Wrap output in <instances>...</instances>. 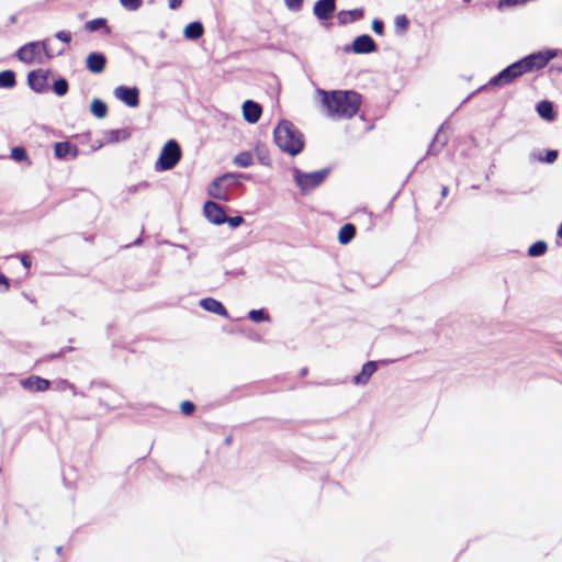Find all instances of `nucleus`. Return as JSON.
I'll return each mask as SVG.
<instances>
[{
  "instance_id": "7c9ffc66",
  "label": "nucleus",
  "mask_w": 562,
  "mask_h": 562,
  "mask_svg": "<svg viewBox=\"0 0 562 562\" xmlns=\"http://www.w3.org/2000/svg\"><path fill=\"white\" fill-rule=\"evenodd\" d=\"M249 318L255 323L269 321V315L263 310H251L249 312Z\"/></svg>"
},
{
  "instance_id": "49530a36",
  "label": "nucleus",
  "mask_w": 562,
  "mask_h": 562,
  "mask_svg": "<svg viewBox=\"0 0 562 562\" xmlns=\"http://www.w3.org/2000/svg\"><path fill=\"white\" fill-rule=\"evenodd\" d=\"M557 234H558V237L562 239V223L560 224Z\"/></svg>"
},
{
  "instance_id": "a18cd8bd",
  "label": "nucleus",
  "mask_w": 562,
  "mask_h": 562,
  "mask_svg": "<svg viewBox=\"0 0 562 562\" xmlns=\"http://www.w3.org/2000/svg\"><path fill=\"white\" fill-rule=\"evenodd\" d=\"M448 191H449L448 187L443 186L441 189V196L446 198L448 195Z\"/></svg>"
},
{
  "instance_id": "c03bdc74",
  "label": "nucleus",
  "mask_w": 562,
  "mask_h": 562,
  "mask_svg": "<svg viewBox=\"0 0 562 562\" xmlns=\"http://www.w3.org/2000/svg\"><path fill=\"white\" fill-rule=\"evenodd\" d=\"M503 2H506L507 4H517V3H521V0H502L501 4Z\"/></svg>"
},
{
  "instance_id": "473e14b6",
  "label": "nucleus",
  "mask_w": 562,
  "mask_h": 562,
  "mask_svg": "<svg viewBox=\"0 0 562 562\" xmlns=\"http://www.w3.org/2000/svg\"><path fill=\"white\" fill-rule=\"evenodd\" d=\"M11 157L16 161H23L27 159V153L24 147L18 146L11 150Z\"/></svg>"
},
{
  "instance_id": "72a5a7b5",
  "label": "nucleus",
  "mask_w": 562,
  "mask_h": 562,
  "mask_svg": "<svg viewBox=\"0 0 562 562\" xmlns=\"http://www.w3.org/2000/svg\"><path fill=\"white\" fill-rule=\"evenodd\" d=\"M122 7L130 11L139 9L143 4V0H120Z\"/></svg>"
},
{
  "instance_id": "de8ad7c7",
  "label": "nucleus",
  "mask_w": 562,
  "mask_h": 562,
  "mask_svg": "<svg viewBox=\"0 0 562 562\" xmlns=\"http://www.w3.org/2000/svg\"><path fill=\"white\" fill-rule=\"evenodd\" d=\"M150 2H154L155 0H149Z\"/></svg>"
},
{
  "instance_id": "7ed1b4c3",
  "label": "nucleus",
  "mask_w": 562,
  "mask_h": 562,
  "mask_svg": "<svg viewBox=\"0 0 562 562\" xmlns=\"http://www.w3.org/2000/svg\"><path fill=\"white\" fill-rule=\"evenodd\" d=\"M15 55L24 64H42L44 58L52 59L54 57L48 40L26 43L16 50Z\"/></svg>"
},
{
  "instance_id": "ea45409f",
  "label": "nucleus",
  "mask_w": 562,
  "mask_h": 562,
  "mask_svg": "<svg viewBox=\"0 0 562 562\" xmlns=\"http://www.w3.org/2000/svg\"><path fill=\"white\" fill-rule=\"evenodd\" d=\"M9 288L10 284L8 278L3 273H0V291L7 292Z\"/></svg>"
},
{
  "instance_id": "a878e982",
  "label": "nucleus",
  "mask_w": 562,
  "mask_h": 562,
  "mask_svg": "<svg viewBox=\"0 0 562 562\" xmlns=\"http://www.w3.org/2000/svg\"><path fill=\"white\" fill-rule=\"evenodd\" d=\"M15 74L12 70H4L0 72V87L13 88L15 86Z\"/></svg>"
},
{
  "instance_id": "c85d7f7f",
  "label": "nucleus",
  "mask_w": 562,
  "mask_h": 562,
  "mask_svg": "<svg viewBox=\"0 0 562 562\" xmlns=\"http://www.w3.org/2000/svg\"><path fill=\"white\" fill-rule=\"evenodd\" d=\"M68 81L65 78H60L53 83V91L61 97L68 92Z\"/></svg>"
},
{
  "instance_id": "412c9836",
  "label": "nucleus",
  "mask_w": 562,
  "mask_h": 562,
  "mask_svg": "<svg viewBox=\"0 0 562 562\" xmlns=\"http://www.w3.org/2000/svg\"><path fill=\"white\" fill-rule=\"evenodd\" d=\"M204 33V27L201 22H191L189 23L183 31V34L189 40H198Z\"/></svg>"
},
{
  "instance_id": "39448f33",
  "label": "nucleus",
  "mask_w": 562,
  "mask_h": 562,
  "mask_svg": "<svg viewBox=\"0 0 562 562\" xmlns=\"http://www.w3.org/2000/svg\"><path fill=\"white\" fill-rule=\"evenodd\" d=\"M180 159V146L176 140L170 139L162 147L160 156L156 162V168L158 170H170L179 162Z\"/></svg>"
},
{
  "instance_id": "423d86ee",
  "label": "nucleus",
  "mask_w": 562,
  "mask_h": 562,
  "mask_svg": "<svg viewBox=\"0 0 562 562\" xmlns=\"http://www.w3.org/2000/svg\"><path fill=\"white\" fill-rule=\"evenodd\" d=\"M235 178L236 176L233 173H225L217 177L209 186L207 193L216 200L227 201L229 196V187L227 181Z\"/></svg>"
},
{
  "instance_id": "c756f323",
  "label": "nucleus",
  "mask_w": 562,
  "mask_h": 562,
  "mask_svg": "<svg viewBox=\"0 0 562 562\" xmlns=\"http://www.w3.org/2000/svg\"><path fill=\"white\" fill-rule=\"evenodd\" d=\"M395 30L404 34L408 30L409 21L406 15H397L394 20Z\"/></svg>"
},
{
  "instance_id": "f03ea898",
  "label": "nucleus",
  "mask_w": 562,
  "mask_h": 562,
  "mask_svg": "<svg viewBox=\"0 0 562 562\" xmlns=\"http://www.w3.org/2000/svg\"><path fill=\"white\" fill-rule=\"evenodd\" d=\"M276 145L284 153L295 156L303 150V134L290 121H281L273 132Z\"/></svg>"
},
{
  "instance_id": "393cba45",
  "label": "nucleus",
  "mask_w": 562,
  "mask_h": 562,
  "mask_svg": "<svg viewBox=\"0 0 562 562\" xmlns=\"http://www.w3.org/2000/svg\"><path fill=\"white\" fill-rule=\"evenodd\" d=\"M91 113L98 117L103 119L108 114L106 104L100 99H93L90 105Z\"/></svg>"
},
{
  "instance_id": "58836bf2",
  "label": "nucleus",
  "mask_w": 562,
  "mask_h": 562,
  "mask_svg": "<svg viewBox=\"0 0 562 562\" xmlns=\"http://www.w3.org/2000/svg\"><path fill=\"white\" fill-rule=\"evenodd\" d=\"M285 4L293 10H299L302 7L303 0H284Z\"/></svg>"
},
{
  "instance_id": "0eeeda50",
  "label": "nucleus",
  "mask_w": 562,
  "mask_h": 562,
  "mask_svg": "<svg viewBox=\"0 0 562 562\" xmlns=\"http://www.w3.org/2000/svg\"><path fill=\"white\" fill-rule=\"evenodd\" d=\"M521 76V70L516 61L503 69L498 75L492 77L488 85L492 87L507 86Z\"/></svg>"
},
{
  "instance_id": "4be33fe9",
  "label": "nucleus",
  "mask_w": 562,
  "mask_h": 562,
  "mask_svg": "<svg viewBox=\"0 0 562 562\" xmlns=\"http://www.w3.org/2000/svg\"><path fill=\"white\" fill-rule=\"evenodd\" d=\"M537 112L542 119L547 121H553L555 119L553 104L550 101L543 100L539 102L537 105Z\"/></svg>"
},
{
  "instance_id": "f3484780",
  "label": "nucleus",
  "mask_w": 562,
  "mask_h": 562,
  "mask_svg": "<svg viewBox=\"0 0 562 562\" xmlns=\"http://www.w3.org/2000/svg\"><path fill=\"white\" fill-rule=\"evenodd\" d=\"M376 362L368 361L362 366L359 374L353 376V383L357 385H364L369 382L372 374L376 371Z\"/></svg>"
},
{
  "instance_id": "4c0bfd02",
  "label": "nucleus",
  "mask_w": 562,
  "mask_h": 562,
  "mask_svg": "<svg viewBox=\"0 0 562 562\" xmlns=\"http://www.w3.org/2000/svg\"><path fill=\"white\" fill-rule=\"evenodd\" d=\"M55 36H56V38H58L59 41H61L66 44H69L71 41L70 33L66 32V31H58Z\"/></svg>"
},
{
  "instance_id": "bb28decb",
  "label": "nucleus",
  "mask_w": 562,
  "mask_h": 562,
  "mask_svg": "<svg viewBox=\"0 0 562 562\" xmlns=\"http://www.w3.org/2000/svg\"><path fill=\"white\" fill-rule=\"evenodd\" d=\"M252 155L249 151L239 153L235 158L234 162L243 168L249 167L252 165Z\"/></svg>"
},
{
  "instance_id": "a211bd4d",
  "label": "nucleus",
  "mask_w": 562,
  "mask_h": 562,
  "mask_svg": "<svg viewBox=\"0 0 562 562\" xmlns=\"http://www.w3.org/2000/svg\"><path fill=\"white\" fill-rule=\"evenodd\" d=\"M200 305L204 310H206L211 313H214V314H217L221 316H225V317L228 316V313H227V310L225 308V306L220 301H217L213 297L203 299L201 301Z\"/></svg>"
},
{
  "instance_id": "c9c22d12",
  "label": "nucleus",
  "mask_w": 562,
  "mask_h": 562,
  "mask_svg": "<svg viewBox=\"0 0 562 562\" xmlns=\"http://www.w3.org/2000/svg\"><path fill=\"white\" fill-rule=\"evenodd\" d=\"M372 30L378 35H383L384 32V23L381 20H373L372 22Z\"/></svg>"
},
{
  "instance_id": "f8f14e48",
  "label": "nucleus",
  "mask_w": 562,
  "mask_h": 562,
  "mask_svg": "<svg viewBox=\"0 0 562 562\" xmlns=\"http://www.w3.org/2000/svg\"><path fill=\"white\" fill-rule=\"evenodd\" d=\"M262 114V108L259 103L247 100L243 104V115L245 121L248 123L255 124L260 120Z\"/></svg>"
},
{
  "instance_id": "aec40b11",
  "label": "nucleus",
  "mask_w": 562,
  "mask_h": 562,
  "mask_svg": "<svg viewBox=\"0 0 562 562\" xmlns=\"http://www.w3.org/2000/svg\"><path fill=\"white\" fill-rule=\"evenodd\" d=\"M364 15L362 9H353L348 11H340L338 13V21L340 24H348L361 20Z\"/></svg>"
},
{
  "instance_id": "5701e85b",
  "label": "nucleus",
  "mask_w": 562,
  "mask_h": 562,
  "mask_svg": "<svg viewBox=\"0 0 562 562\" xmlns=\"http://www.w3.org/2000/svg\"><path fill=\"white\" fill-rule=\"evenodd\" d=\"M101 29L104 30L105 34L111 33V29L108 26V21L104 18L93 19V20L86 22V24H85V30L90 33L95 32Z\"/></svg>"
},
{
  "instance_id": "dca6fc26",
  "label": "nucleus",
  "mask_w": 562,
  "mask_h": 562,
  "mask_svg": "<svg viewBox=\"0 0 562 562\" xmlns=\"http://www.w3.org/2000/svg\"><path fill=\"white\" fill-rule=\"evenodd\" d=\"M326 177V171H316L305 173L299 179V183L304 189H312L319 186Z\"/></svg>"
},
{
  "instance_id": "ddd939ff",
  "label": "nucleus",
  "mask_w": 562,
  "mask_h": 562,
  "mask_svg": "<svg viewBox=\"0 0 562 562\" xmlns=\"http://www.w3.org/2000/svg\"><path fill=\"white\" fill-rule=\"evenodd\" d=\"M376 49V44L372 40L371 36L363 34L358 37L352 43V50L357 54H368L372 53Z\"/></svg>"
},
{
  "instance_id": "cd10ccee",
  "label": "nucleus",
  "mask_w": 562,
  "mask_h": 562,
  "mask_svg": "<svg viewBox=\"0 0 562 562\" xmlns=\"http://www.w3.org/2000/svg\"><path fill=\"white\" fill-rule=\"evenodd\" d=\"M547 251V244L542 240L536 241L528 249V255L531 257H538L544 255Z\"/></svg>"
},
{
  "instance_id": "9d476101",
  "label": "nucleus",
  "mask_w": 562,
  "mask_h": 562,
  "mask_svg": "<svg viewBox=\"0 0 562 562\" xmlns=\"http://www.w3.org/2000/svg\"><path fill=\"white\" fill-rule=\"evenodd\" d=\"M203 211L207 220L216 225L223 224L227 220L224 209L213 201L205 202Z\"/></svg>"
},
{
  "instance_id": "f257e3e1",
  "label": "nucleus",
  "mask_w": 562,
  "mask_h": 562,
  "mask_svg": "<svg viewBox=\"0 0 562 562\" xmlns=\"http://www.w3.org/2000/svg\"><path fill=\"white\" fill-rule=\"evenodd\" d=\"M319 102L330 119L350 120L360 110L362 104V95L353 90H316Z\"/></svg>"
},
{
  "instance_id": "b1692460",
  "label": "nucleus",
  "mask_w": 562,
  "mask_h": 562,
  "mask_svg": "<svg viewBox=\"0 0 562 562\" xmlns=\"http://www.w3.org/2000/svg\"><path fill=\"white\" fill-rule=\"evenodd\" d=\"M356 236V227L351 223L345 224L338 233V240L341 245L350 243Z\"/></svg>"
},
{
  "instance_id": "f704fd0d",
  "label": "nucleus",
  "mask_w": 562,
  "mask_h": 562,
  "mask_svg": "<svg viewBox=\"0 0 562 562\" xmlns=\"http://www.w3.org/2000/svg\"><path fill=\"white\" fill-rule=\"evenodd\" d=\"M180 411L183 415L186 416H189L191 414L194 413L195 411V405L190 402V401H183L181 404H180Z\"/></svg>"
},
{
  "instance_id": "2f4dec72",
  "label": "nucleus",
  "mask_w": 562,
  "mask_h": 562,
  "mask_svg": "<svg viewBox=\"0 0 562 562\" xmlns=\"http://www.w3.org/2000/svg\"><path fill=\"white\" fill-rule=\"evenodd\" d=\"M110 140L119 142L125 140L130 137V133L126 130H113L109 133Z\"/></svg>"
},
{
  "instance_id": "37998d69",
  "label": "nucleus",
  "mask_w": 562,
  "mask_h": 562,
  "mask_svg": "<svg viewBox=\"0 0 562 562\" xmlns=\"http://www.w3.org/2000/svg\"><path fill=\"white\" fill-rule=\"evenodd\" d=\"M21 262H22L23 267L26 269H29L32 265V260H31L30 256H27V255L21 256Z\"/></svg>"
},
{
  "instance_id": "20e7f679",
  "label": "nucleus",
  "mask_w": 562,
  "mask_h": 562,
  "mask_svg": "<svg viewBox=\"0 0 562 562\" xmlns=\"http://www.w3.org/2000/svg\"><path fill=\"white\" fill-rule=\"evenodd\" d=\"M554 57H557L555 50L546 49L530 54L518 60L517 64L521 70V75H525L544 68Z\"/></svg>"
},
{
  "instance_id": "79ce46f5",
  "label": "nucleus",
  "mask_w": 562,
  "mask_h": 562,
  "mask_svg": "<svg viewBox=\"0 0 562 562\" xmlns=\"http://www.w3.org/2000/svg\"><path fill=\"white\" fill-rule=\"evenodd\" d=\"M183 3V0H168V7L171 10L179 9Z\"/></svg>"
},
{
  "instance_id": "a19ab883",
  "label": "nucleus",
  "mask_w": 562,
  "mask_h": 562,
  "mask_svg": "<svg viewBox=\"0 0 562 562\" xmlns=\"http://www.w3.org/2000/svg\"><path fill=\"white\" fill-rule=\"evenodd\" d=\"M226 222H228L232 227H237L244 222V218L241 216L227 217Z\"/></svg>"
},
{
  "instance_id": "2eb2a0df",
  "label": "nucleus",
  "mask_w": 562,
  "mask_h": 562,
  "mask_svg": "<svg viewBox=\"0 0 562 562\" xmlns=\"http://www.w3.org/2000/svg\"><path fill=\"white\" fill-rule=\"evenodd\" d=\"M336 9L335 0H318L314 4V14L319 20H328Z\"/></svg>"
},
{
  "instance_id": "6e6552de",
  "label": "nucleus",
  "mask_w": 562,
  "mask_h": 562,
  "mask_svg": "<svg viewBox=\"0 0 562 562\" xmlns=\"http://www.w3.org/2000/svg\"><path fill=\"white\" fill-rule=\"evenodd\" d=\"M49 70L36 69L27 75V83L32 90L38 93L46 92L49 88Z\"/></svg>"
},
{
  "instance_id": "6ab92c4d",
  "label": "nucleus",
  "mask_w": 562,
  "mask_h": 562,
  "mask_svg": "<svg viewBox=\"0 0 562 562\" xmlns=\"http://www.w3.org/2000/svg\"><path fill=\"white\" fill-rule=\"evenodd\" d=\"M54 154L58 159H64L68 154H71L72 158L78 155V148L71 146L68 142H58L54 146Z\"/></svg>"
},
{
  "instance_id": "e433bc0d",
  "label": "nucleus",
  "mask_w": 562,
  "mask_h": 562,
  "mask_svg": "<svg viewBox=\"0 0 562 562\" xmlns=\"http://www.w3.org/2000/svg\"><path fill=\"white\" fill-rule=\"evenodd\" d=\"M558 150L551 149L546 153V157L542 159L547 164H552L558 158Z\"/></svg>"
},
{
  "instance_id": "9b49d317",
  "label": "nucleus",
  "mask_w": 562,
  "mask_h": 562,
  "mask_svg": "<svg viewBox=\"0 0 562 562\" xmlns=\"http://www.w3.org/2000/svg\"><path fill=\"white\" fill-rule=\"evenodd\" d=\"M21 385L30 392H45L49 389L50 382L38 375H31L22 380Z\"/></svg>"
},
{
  "instance_id": "4468645a",
  "label": "nucleus",
  "mask_w": 562,
  "mask_h": 562,
  "mask_svg": "<svg viewBox=\"0 0 562 562\" xmlns=\"http://www.w3.org/2000/svg\"><path fill=\"white\" fill-rule=\"evenodd\" d=\"M106 57L101 53H90L86 58V67L92 74H100L104 70Z\"/></svg>"
},
{
  "instance_id": "1a4fd4ad",
  "label": "nucleus",
  "mask_w": 562,
  "mask_h": 562,
  "mask_svg": "<svg viewBox=\"0 0 562 562\" xmlns=\"http://www.w3.org/2000/svg\"><path fill=\"white\" fill-rule=\"evenodd\" d=\"M114 95L127 106L136 108L139 104V91L136 87L119 86L114 89Z\"/></svg>"
}]
</instances>
